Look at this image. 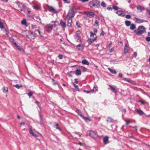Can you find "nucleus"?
<instances>
[{"label": "nucleus", "instance_id": "nucleus-29", "mask_svg": "<svg viewBox=\"0 0 150 150\" xmlns=\"http://www.w3.org/2000/svg\"><path fill=\"white\" fill-rule=\"evenodd\" d=\"M3 91L4 93H6L8 91V87H4L3 88Z\"/></svg>", "mask_w": 150, "mask_h": 150}, {"label": "nucleus", "instance_id": "nucleus-2", "mask_svg": "<svg viewBox=\"0 0 150 150\" xmlns=\"http://www.w3.org/2000/svg\"><path fill=\"white\" fill-rule=\"evenodd\" d=\"M75 11H76V9L74 7H73L70 9L69 11L66 18H73L75 15Z\"/></svg>", "mask_w": 150, "mask_h": 150}, {"label": "nucleus", "instance_id": "nucleus-59", "mask_svg": "<svg viewBox=\"0 0 150 150\" xmlns=\"http://www.w3.org/2000/svg\"><path fill=\"white\" fill-rule=\"evenodd\" d=\"M107 9L108 10H111L112 9V8L111 7H108L107 8Z\"/></svg>", "mask_w": 150, "mask_h": 150}, {"label": "nucleus", "instance_id": "nucleus-12", "mask_svg": "<svg viewBox=\"0 0 150 150\" xmlns=\"http://www.w3.org/2000/svg\"><path fill=\"white\" fill-rule=\"evenodd\" d=\"M116 13L119 16H124L125 15L123 11L120 10L117 11Z\"/></svg>", "mask_w": 150, "mask_h": 150}, {"label": "nucleus", "instance_id": "nucleus-32", "mask_svg": "<svg viewBox=\"0 0 150 150\" xmlns=\"http://www.w3.org/2000/svg\"><path fill=\"white\" fill-rule=\"evenodd\" d=\"M9 40L11 42H12L14 44V43L15 42L14 39L13 38L10 37L9 38Z\"/></svg>", "mask_w": 150, "mask_h": 150}, {"label": "nucleus", "instance_id": "nucleus-17", "mask_svg": "<svg viewBox=\"0 0 150 150\" xmlns=\"http://www.w3.org/2000/svg\"><path fill=\"white\" fill-rule=\"evenodd\" d=\"M81 62L83 64L87 65H88L89 64V62L86 59L82 60Z\"/></svg>", "mask_w": 150, "mask_h": 150}, {"label": "nucleus", "instance_id": "nucleus-52", "mask_svg": "<svg viewBox=\"0 0 150 150\" xmlns=\"http://www.w3.org/2000/svg\"><path fill=\"white\" fill-rule=\"evenodd\" d=\"M75 133L76 134H77V135H78L79 136V137H80L81 136V134H80V133H79V132H75Z\"/></svg>", "mask_w": 150, "mask_h": 150}, {"label": "nucleus", "instance_id": "nucleus-37", "mask_svg": "<svg viewBox=\"0 0 150 150\" xmlns=\"http://www.w3.org/2000/svg\"><path fill=\"white\" fill-rule=\"evenodd\" d=\"M0 28L1 29L3 28H4L3 23L1 21H0Z\"/></svg>", "mask_w": 150, "mask_h": 150}, {"label": "nucleus", "instance_id": "nucleus-23", "mask_svg": "<svg viewBox=\"0 0 150 150\" xmlns=\"http://www.w3.org/2000/svg\"><path fill=\"white\" fill-rule=\"evenodd\" d=\"M130 25V29L131 30H133L135 29L136 26L133 23L132 24H131V25Z\"/></svg>", "mask_w": 150, "mask_h": 150}, {"label": "nucleus", "instance_id": "nucleus-33", "mask_svg": "<svg viewBox=\"0 0 150 150\" xmlns=\"http://www.w3.org/2000/svg\"><path fill=\"white\" fill-rule=\"evenodd\" d=\"M80 68L83 71H86V69L83 66H81L80 67Z\"/></svg>", "mask_w": 150, "mask_h": 150}, {"label": "nucleus", "instance_id": "nucleus-61", "mask_svg": "<svg viewBox=\"0 0 150 150\" xmlns=\"http://www.w3.org/2000/svg\"><path fill=\"white\" fill-rule=\"evenodd\" d=\"M114 51V49L113 48H112L110 50V52H113Z\"/></svg>", "mask_w": 150, "mask_h": 150}, {"label": "nucleus", "instance_id": "nucleus-25", "mask_svg": "<svg viewBox=\"0 0 150 150\" xmlns=\"http://www.w3.org/2000/svg\"><path fill=\"white\" fill-rule=\"evenodd\" d=\"M108 70L112 74H115L116 73V71L114 70L111 69L110 68H108Z\"/></svg>", "mask_w": 150, "mask_h": 150}, {"label": "nucleus", "instance_id": "nucleus-31", "mask_svg": "<svg viewBox=\"0 0 150 150\" xmlns=\"http://www.w3.org/2000/svg\"><path fill=\"white\" fill-rule=\"evenodd\" d=\"M87 41L89 45L91 44L92 42H93L92 40L91 39H88L87 40Z\"/></svg>", "mask_w": 150, "mask_h": 150}, {"label": "nucleus", "instance_id": "nucleus-57", "mask_svg": "<svg viewBox=\"0 0 150 150\" xmlns=\"http://www.w3.org/2000/svg\"><path fill=\"white\" fill-rule=\"evenodd\" d=\"M94 33H96L97 32V30L96 29H94L93 30Z\"/></svg>", "mask_w": 150, "mask_h": 150}, {"label": "nucleus", "instance_id": "nucleus-58", "mask_svg": "<svg viewBox=\"0 0 150 150\" xmlns=\"http://www.w3.org/2000/svg\"><path fill=\"white\" fill-rule=\"evenodd\" d=\"M52 30H51L50 29H48L46 30V31L48 33H50L51 32Z\"/></svg>", "mask_w": 150, "mask_h": 150}, {"label": "nucleus", "instance_id": "nucleus-4", "mask_svg": "<svg viewBox=\"0 0 150 150\" xmlns=\"http://www.w3.org/2000/svg\"><path fill=\"white\" fill-rule=\"evenodd\" d=\"M89 135L92 138L96 139L98 137V135L96 131L92 130H89L87 131Z\"/></svg>", "mask_w": 150, "mask_h": 150}, {"label": "nucleus", "instance_id": "nucleus-44", "mask_svg": "<svg viewBox=\"0 0 150 150\" xmlns=\"http://www.w3.org/2000/svg\"><path fill=\"white\" fill-rule=\"evenodd\" d=\"M131 17V16H130V15H129V14L126 15L125 16V17L127 18V19H129V18H130Z\"/></svg>", "mask_w": 150, "mask_h": 150}, {"label": "nucleus", "instance_id": "nucleus-5", "mask_svg": "<svg viewBox=\"0 0 150 150\" xmlns=\"http://www.w3.org/2000/svg\"><path fill=\"white\" fill-rule=\"evenodd\" d=\"M84 14L89 18H92L95 15V13L92 12H85L84 13Z\"/></svg>", "mask_w": 150, "mask_h": 150}, {"label": "nucleus", "instance_id": "nucleus-8", "mask_svg": "<svg viewBox=\"0 0 150 150\" xmlns=\"http://www.w3.org/2000/svg\"><path fill=\"white\" fill-rule=\"evenodd\" d=\"M29 133L30 134L36 137H38V135L37 134L33 132V130L31 128L29 127Z\"/></svg>", "mask_w": 150, "mask_h": 150}, {"label": "nucleus", "instance_id": "nucleus-45", "mask_svg": "<svg viewBox=\"0 0 150 150\" xmlns=\"http://www.w3.org/2000/svg\"><path fill=\"white\" fill-rule=\"evenodd\" d=\"M35 31H37L38 33L41 36H42V35L41 34V33H40V30L39 29L36 30Z\"/></svg>", "mask_w": 150, "mask_h": 150}, {"label": "nucleus", "instance_id": "nucleus-6", "mask_svg": "<svg viewBox=\"0 0 150 150\" xmlns=\"http://www.w3.org/2000/svg\"><path fill=\"white\" fill-rule=\"evenodd\" d=\"M74 38L76 42H81V40L80 38L79 35L76 34L74 36Z\"/></svg>", "mask_w": 150, "mask_h": 150}, {"label": "nucleus", "instance_id": "nucleus-38", "mask_svg": "<svg viewBox=\"0 0 150 150\" xmlns=\"http://www.w3.org/2000/svg\"><path fill=\"white\" fill-rule=\"evenodd\" d=\"M101 5L102 6L104 7H106V6L105 3L104 2H102L101 3Z\"/></svg>", "mask_w": 150, "mask_h": 150}, {"label": "nucleus", "instance_id": "nucleus-10", "mask_svg": "<svg viewBox=\"0 0 150 150\" xmlns=\"http://www.w3.org/2000/svg\"><path fill=\"white\" fill-rule=\"evenodd\" d=\"M135 22L137 23H142L143 22H147V21H144L143 19H141L138 18H135Z\"/></svg>", "mask_w": 150, "mask_h": 150}, {"label": "nucleus", "instance_id": "nucleus-53", "mask_svg": "<svg viewBox=\"0 0 150 150\" xmlns=\"http://www.w3.org/2000/svg\"><path fill=\"white\" fill-rule=\"evenodd\" d=\"M125 122H126V125H128L130 123V121H127L126 120H125Z\"/></svg>", "mask_w": 150, "mask_h": 150}, {"label": "nucleus", "instance_id": "nucleus-20", "mask_svg": "<svg viewBox=\"0 0 150 150\" xmlns=\"http://www.w3.org/2000/svg\"><path fill=\"white\" fill-rule=\"evenodd\" d=\"M106 121L107 122H112L113 120L111 117H108Z\"/></svg>", "mask_w": 150, "mask_h": 150}, {"label": "nucleus", "instance_id": "nucleus-1", "mask_svg": "<svg viewBox=\"0 0 150 150\" xmlns=\"http://www.w3.org/2000/svg\"><path fill=\"white\" fill-rule=\"evenodd\" d=\"M145 31V28L143 26H140L137 29L135 30L134 32L136 35H141Z\"/></svg>", "mask_w": 150, "mask_h": 150}, {"label": "nucleus", "instance_id": "nucleus-60", "mask_svg": "<svg viewBox=\"0 0 150 150\" xmlns=\"http://www.w3.org/2000/svg\"><path fill=\"white\" fill-rule=\"evenodd\" d=\"M122 76V74L121 73H119L118 74V77L119 78H121Z\"/></svg>", "mask_w": 150, "mask_h": 150}, {"label": "nucleus", "instance_id": "nucleus-47", "mask_svg": "<svg viewBox=\"0 0 150 150\" xmlns=\"http://www.w3.org/2000/svg\"><path fill=\"white\" fill-rule=\"evenodd\" d=\"M137 53L136 52H134V54L133 55V57L136 58V57L137 56Z\"/></svg>", "mask_w": 150, "mask_h": 150}, {"label": "nucleus", "instance_id": "nucleus-36", "mask_svg": "<svg viewBox=\"0 0 150 150\" xmlns=\"http://www.w3.org/2000/svg\"><path fill=\"white\" fill-rule=\"evenodd\" d=\"M112 8L114 9L115 10H117L119 8L117 6H113Z\"/></svg>", "mask_w": 150, "mask_h": 150}, {"label": "nucleus", "instance_id": "nucleus-35", "mask_svg": "<svg viewBox=\"0 0 150 150\" xmlns=\"http://www.w3.org/2000/svg\"><path fill=\"white\" fill-rule=\"evenodd\" d=\"M51 23H54V24H52L53 27H55L57 26V25L56 24V23H57V21H52L51 22Z\"/></svg>", "mask_w": 150, "mask_h": 150}, {"label": "nucleus", "instance_id": "nucleus-43", "mask_svg": "<svg viewBox=\"0 0 150 150\" xmlns=\"http://www.w3.org/2000/svg\"><path fill=\"white\" fill-rule=\"evenodd\" d=\"M139 102L141 103L143 105L144 104L146 103V102L145 101L142 100H139Z\"/></svg>", "mask_w": 150, "mask_h": 150}, {"label": "nucleus", "instance_id": "nucleus-55", "mask_svg": "<svg viewBox=\"0 0 150 150\" xmlns=\"http://www.w3.org/2000/svg\"><path fill=\"white\" fill-rule=\"evenodd\" d=\"M128 136L130 138L133 137L131 133H129L128 134Z\"/></svg>", "mask_w": 150, "mask_h": 150}, {"label": "nucleus", "instance_id": "nucleus-22", "mask_svg": "<svg viewBox=\"0 0 150 150\" xmlns=\"http://www.w3.org/2000/svg\"><path fill=\"white\" fill-rule=\"evenodd\" d=\"M60 25L62 28H65L66 26V24L65 22L63 21H61L60 23Z\"/></svg>", "mask_w": 150, "mask_h": 150}, {"label": "nucleus", "instance_id": "nucleus-30", "mask_svg": "<svg viewBox=\"0 0 150 150\" xmlns=\"http://www.w3.org/2000/svg\"><path fill=\"white\" fill-rule=\"evenodd\" d=\"M21 23L22 25H25L27 26V25H26L27 23H26V20L25 19H23V20L22 21Z\"/></svg>", "mask_w": 150, "mask_h": 150}, {"label": "nucleus", "instance_id": "nucleus-42", "mask_svg": "<svg viewBox=\"0 0 150 150\" xmlns=\"http://www.w3.org/2000/svg\"><path fill=\"white\" fill-rule=\"evenodd\" d=\"M58 57L60 59H62L63 58V55L62 54H59Z\"/></svg>", "mask_w": 150, "mask_h": 150}, {"label": "nucleus", "instance_id": "nucleus-7", "mask_svg": "<svg viewBox=\"0 0 150 150\" xmlns=\"http://www.w3.org/2000/svg\"><path fill=\"white\" fill-rule=\"evenodd\" d=\"M18 6L20 8V10L22 11H23V8L25 7V6L22 3L18 2Z\"/></svg>", "mask_w": 150, "mask_h": 150}, {"label": "nucleus", "instance_id": "nucleus-28", "mask_svg": "<svg viewBox=\"0 0 150 150\" xmlns=\"http://www.w3.org/2000/svg\"><path fill=\"white\" fill-rule=\"evenodd\" d=\"M47 27L48 29H50L51 30H52L53 26L52 24H48L47 25Z\"/></svg>", "mask_w": 150, "mask_h": 150}, {"label": "nucleus", "instance_id": "nucleus-63", "mask_svg": "<svg viewBox=\"0 0 150 150\" xmlns=\"http://www.w3.org/2000/svg\"><path fill=\"white\" fill-rule=\"evenodd\" d=\"M97 38V37H96V38H94L92 40V41L93 42H94V41H95L96 40V39Z\"/></svg>", "mask_w": 150, "mask_h": 150}, {"label": "nucleus", "instance_id": "nucleus-62", "mask_svg": "<svg viewBox=\"0 0 150 150\" xmlns=\"http://www.w3.org/2000/svg\"><path fill=\"white\" fill-rule=\"evenodd\" d=\"M80 33H81V32H80V31L78 30L76 31V34L79 35V34H80Z\"/></svg>", "mask_w": 150, "mask_h": 150}, {"label": "nucleus", "instance_id": "nucleus-26", "mask_svg": "<svg viewBox=\"0 0 150 150\" xmlns=\"http://www.w3.org/2000/svg\"><path fill=\"white\" fill-rule=\"evenodd\" d=\"M92 91V93H96V92L98 91V89H97V87H96L95 86H94L92 90H91Z\"/></svg>", "mask_w": 150, "mask_h": 150}, {"label": "nucleus", "instance_id": "nucleus-27", "mask_svg": "<svg viewBox=\"0 0 150 150\" xmlns=\"http://www.w3.org/2000/svg\"><path fill=\"white\" fill-rule=\"evenodd\" d=\"M109 86L110 87V88L112 89L113 91L114 92L116 93L117 92V91L116 89H115V88L112 86H111L110 85H109Z\"/></svg>", "mask_w": 150, "mask_h": 150}, {"label": "nucleus", "instance_id": "nucleus-9", "mask_svg": "<svg viewBox=\"0 0 150 150\" xmlns=\"http://www.w3.org/2000/svg\"><path fill=\"white\" fill-rule=\"evenodd\" d=\"M76 47L79 51H82L83 49V46L82 44H80L77 45Z\"/></svg>", "mask_w": 150, "mask_h": 150}, {"label": "nucleus", "instance_id": "nucleus-40", "mask_svg": "<svg viewBox=\"0 0 150 150\" xmlns=\"http://www.w3.org/2000/svg\"><path fill=\"white\" fill-rule=\"evenodd\" d=\"M14 86H15L16 88L19 89L20 87H21L22 86H20L18 84H17L15 85H14Z\"/></svg>", "mask_w": 150, "mask_h": 150}, {"label": "nucleus", "instance_id": "nucleus-34", "mask_svg": "<svg viewBox=\"0 0 150 150\" xmlns=\"http://www.w3.org/2000/svg\"><path fill=\"white\" fill-rule=\"evenodd\" d=\"M54 126H55L56 128L57 129L59 130L60 131H61V129L59 127V125L58 124H56Z\"/></svg>", "mask_w": 150, "mask_h": 150}, {"label": "nucleus", "instance_id": "nucleus-3", "mask_svg": "<svg viewBox=\"0 0 150 150\" xmlns=\"http://www.w3.org/2000/svg\"><path fill=\"white\" fill-rule=\"evenodd\" d=\"M89 5L91 8H99L100 6V2L99 1L93 0L89 2Z\"/></svg>", "mask_w": 150, "mask_h": 150}, {"label": "nucleus", "instance_id": "nucleus-39", "mask_svg": "<svg viewBox=\"0 0 150 150\" xmlns=\"http://www.w3.org/2000/svg\"><path fill=\"white\" fill-rule=\"evenodd\" d=\"M31 35H33V39H34L36 36L35 34V33H33V32H31Z\"/></svg>", "mask_w": 150, "mask_h": 150}, {"label": "nucleus", "instance_id": "nucleus-11", "mask_svg": "<svg viewBox=\"0 0 150 150\" xmlns=\"http://www.w3.org/2000/svg\"><path fill=\"white\" fill-rule=\"evenodd\" d=\"M67 21V25L68 26L71 27V26L72 20L71 18H66Z\"/></svg>", "mask_w": 150, "mask_h": 150}, {"label": "nucleus", "instance_id": "nucleus-24", "mask_svg": "<svg viewBox=\"0 0 150 150\" xmlns=\"http://www.w3.org/2000/svg\"><path fill=\"white\" fill-rule=\"evenodd\" d=\"M125 25L127 26H129L131 25V22L130 21H126L125 22Z\"/></svg>", "mask_w": 150, "mask_h": 150}, {"label": "nucleus", "instance_id": "nucleus-56", "mask_svg": "<svg viewBox=\"0 0 150 150\" xmlns=\"http://www.w3.org/2000/svg\"><path fill=\"white\" fill-rule=\"evenodd\" d=\"M76 25L79 28H80L81 27L79 25V23L78 22H76Z\"/></svg>", "mask_w": 150, "mask_h": 150}, {"label": "nucleus", "instance_id": "nucleus-21", "mask_svg": "<svg viewBox=\"0 0 150 150\" xmlns=\"http://www.w3.org/2000/svg\"><path fill=\"white\" fill-rule=\"evenodd\" d=\"M76 74L77 76H79L81 74V71L79 69H77L76 71Z\"/></svg>", "mask_w": 150, "mask_h": 150}, {"label": "nucleus", "instance_id": "nucleus-13", "mask_svg": "<svg viewBox=\"0 0 150 150\" xmlns=\"http://www.w3.org/2000/svg\"><path fill=\"white\" fill-rule=\"evenodd\" d=\"M108 137L105 136L103 138V142L105 144H106L109 143Z\"/></svg>", "mask_w": 150, "mask_h": 150}, {"label": "nucleus", "instance_id": "nucleus-54", "mask_svg": "<svg viewBox=\"0 0 150 150\" xmlns=\"http://www.w3.org/2000/svg\"><path fill=\"white\" fill-rule=\"evenodd\" d=\"M84 92L86 93H91L92 92V91H91V90L89 91L85 90L84 91Z\"/></svg>", "mask_w": 150, "mask_h": 150}, {"label": "nucleus", "instance_id": "nucleus-41", "mask_svg": "<svg viewBox=\"0 0 150 150\" xmlns=\"http://www.w3.org/2000/svg\"><path fill=\"white\" fill-rule=\"evenodd\" d=\"M90 36L91 37H94V35H96V33H92L91 32H90Z\"/></svg>", "mask_w": 150, "mask_h": 150}, {"label": "nucleus", "instance_id": "nucleus-51", "mask_svg": "<svg viewBox=\"0 0 150 150\" xmlns=\"http://www.w3.org/2000/svg\"><path fill=\"white\" fill-rule=\"evenodd\" d=\"M126 47H127V46L126 45L125 47V53H127L128 52L127 50V49L126 48Z\"/></svg>", "mask_w": 150, "mask_h": 150}, {"label": "nucleus", "instance_id": "nucleus-19", "mask_svg": "<svg viewBox=\"0 0 150 150\" xmlns=\"http://www.w3.org/2000/svg\"><path fill=\"white\" fill-rule=\"evenodd\" d=\"M137 10H139L140 12L144 10V8L142 6L140 5H138L137 7Z\"/></svg>", "mask_w": 150, "mask_h": 150}, {"label": "nucleus", "instance_id": "nucleus-18", "mask_svg": "<svg viewBox=\"0 0 150 150\" xmlns=\"http://www.w3.org/2000/svg\"><path fill=\"white\" fill-rule=\"evenodd\" d=\"M80 116L86 121H91V120L88 117H84L83 115H81Z\"/></svg>", "mask_w": 150, "mask_h": 150}, {"label": "nucleus", "instance_id": "nucleus-50", "mask_svg": "<svg viewBox=\"0 0 150 150\" xmlns=\"http://www.w3.org/2000/svg\"><path fill=\"white\" fill-rule=\"evenodd\" d=\"M73 84L75 88L78 89H79L78 86L77 85H76L74 83H73Z\"/></svg>", "mask_w": 150, "mask_h": 150}, {"label": "nucleus", "instance_id": "nucleus-16", "mask_svg": "<svg viewBox=\"0 0 150 150\" xmlns=\"http://www.w3.org/2000/svg\"><path fill=\"white\" fill-rule=\"evenodd\" d=\"M14 44L15 45L16 47H17L18 49L20 51L22 52L24 51L23 49L21 46H18L16 42H14Z\"/></svg>", "mask_w": 150, "mask_h": 150}, {"label": "nucleus", "instance_id": "nucleus-48", "mask_svg": "<svg viewBox=\"0 0 150 150\" xmlns=\"http://www.w3.org/2000/svg\"><path fill=\"white\" fill-rule=\"evenodd\" d=\"M146 40L148 41H150V37H147L146 38Z\"/></svg>", "mask_w": 150, "mask_h": 150}, {"label": "nucleus", "instance_id": "nucleus-14", "mask_svg": "<svg viewBox=\"0 0 150 150\" xmlns=\"http://www.w3.org/2000/svg\"><path fill=\"white\" fill-rule=\"evenodd\" d=\"M136 112L138 114L140 115H142L144 114L143 112L140 109H137Z\"/></svg>", "mask_w": 150, "mask_h": 150}, {"label": "nucleus", "instance_id": "nucleus-46", "mask_svg": "<svg viewBox=\"0 0 150 150\" xmlns=\"http://www.w3.org/2000/svg\"><path fill=\"white\" fill-rule=\"evenodd\" d=\"M96 25L97 26L98 25V21L97 20H96L94 22V25Z\"/></svg>", "mask_w": 150, "mask_h": 150}, {"label": "nucleus", "instance_id": "nucleus-64", "mask_svg": "<svg viewBox=\"0 0 150 150\" xmlns=\"http://www.w3.org/2000/svg\"><path fill=\"white\" fill-rule=\"evenodd\" d=\"M147 13L149 15H150V10H147Z\"/></svg>", "mask_w": 150, "mask_h": 150}, {"label": "nucleus", "instance_id": "nucleus-15", "mask_svg": "<svg viewBox=\"0 0 150 150\" xmlns=\"http://www.w3.org/2000/svg\"><path fill=\"white\" fill-rule=\"evenodd\" d=\"M48 8L50 10V11H52L54 13H56L57 12L55 9H54L52 6H48Z\"/></svg>", "mask_w": 150, "mask_h": 150}, {"label": "nucleus", "instance_id": "nucleus-49", "mask_svg": "<svg viewBox=\"0 0 150 150\" xmlns=\"http://www.w3.org/2000/svg\"><path fill=\"white\" fill-rule=\"evenodd\" d=\"M33 94V93L32 92H30L28 93V95L29 97V98H30L32 96Z\"/></svg>", "mask_w": 150, "mask_h": 150}]
</instances>
